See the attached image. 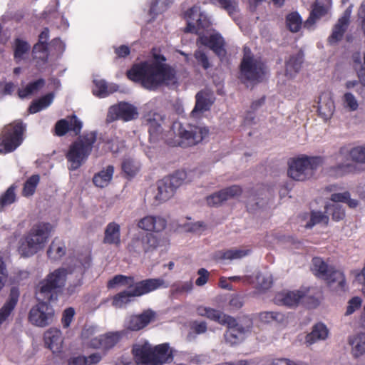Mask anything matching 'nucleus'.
Listing matches in <instances>:
<instances>
[{"mask_svg": "<svg viewBox=\"0 0 365 365\" xmlns=\"http://www.w3.org/2000/svg\"><path fill=\"white\" fill-rule=\"evenodd\" d=\"M329 222V217L322 212L313 211L311 214L310 221L305 225L307 228H312L317 224L327 225Z\"/></svg>", "mask_w": 365, "mask_h": 365, "instance_id": "54", "label": "nucleus"}, {"mask_svg": "<svg viewBox=\"0 0 365 365\" xmlns=\"http://www.w3.org/2000/svg\"><path fill=\"white\" fill-rule=\"evenodd\" d=\"M68 274H72V271L64 267L58 268L50 272L38 285L37 299L50 302L56 300L58 294L62 292L66 285Z\"/></svg>", "mask_w": 365, "mask_h": 365, "instance_id": "4", "label": "nucleus"}, {"mask_svg": "<svg viewBox=\"0 0 365 365\" xmlns=\"http://www.w3.org/2000/svg\"><path fill=\"white\" fill-rule=\"evenodd\" d=\"M196 312L197 315L206 317L208 319L216 322L222 325L225 324V322L230 317L219 309L204 305L197 306L196 308Z\"/></svg>", "mask_w": 365, "mask_h": 365, "instance_id": "30", "label": "nucleus"}, {"mask_svg": "<svg viewBox=\"0 0 365 365\" xmlns=\"http://www.w3.org/2000/svg\"><path fill=\"white\" fill-rule=\"evenodd\" d=\"M312 269L315 274L327 282L330 288L335 292H344L346 289V279L344 273L329 265L321 257H314Z\"/></svg>", "mask_w": 365, "mask_h": 365, "instance_id": "8", "label": "nucleus"}, {"mask_svg": "<svg viewBox=\"0 0 365 365\" xmlns=\"http://www.w3.org/2000/svg\"><path fill=\"white\" fill-rule=\"evenodd\" d=\"M224 325H227L228 328L225 334V340L232 346L241 343L250 333L252 322L250 318H245L237 322L235 318L230 316Z\"/></svg>", "mask_w": 365, "mask_h": 365, "instance_id": "13", "label": "nucleus"}, {"mask_svg": "<svg viewBox=\"0 0 365 365\" xmlns=\"http://www.w3.org/2000/svg\"><path fill=\"white\" fill-rule=\"evenodd\" d=\"M39 180L40 177L38 175H33L28 178L24 184L22 195L26 197L32 196L35 193Z\"/></svg>", "mask_w": 365, "mask_h": 365, "instance_id": "50", "label": "nucleus"}, {"mask_svg": "<svg viewBox=\"0 0 365 365\" xmlns=\"http://www.w3.org/2000/svg\"><path fill=\"white\" fill-rule=\"evenodd\" d=\"M323 163L322 157L302 155L289 163L287 173L292 179L303 181L310 178Z\"/></svg>", "mask_w": 365, "mask_h": 365, "instance_id": "7", "label": "nucleus"}, {"mask_svg": "<svg viewBox=\"0 0 365 365\" xmlns=\"http://www.w3.org/2000/svg\"><path fill=\"white\" fill-rule=\"evenodd\" d=\"M83 269L78 266L75 271L76 281L74 284H70L68 285L66 290L69 294L74 293L81 285H82V276H83Z\"/></svg>", "mask_w": 365, "mask_h": 365, "instance_id": "60", "label": "nucleus"}, {"mask_svg": "<svg viewBox=\"0 0 365 365\" xmlns=\"http://www.w3.org/2000/svg\"><path fill=\"white\" fill-rule=\"evenodd\" d=\"M44 341L53 353H59L63 347L61 331L57 329H50L44 334Z\"/></svg>", "mask_w": 365, "mask_h": 365, "instance_id": "28", "label": "nucleus"}, {"mask_svg": "<svg viewBox=\"0 0 365 365\" xmlns=\"http://www.w3.org/2000/svg\"><path fill=\"white\" fill-rule=\"evenodd\" d=\"M225 201L228 200L235 197L239 196L242 193V188L238 185H232L221 190Z\"/></svg>", "mask_w": 365, "mask_h": 365, "instance_id": "61", "label": "nucleus"}, {"mask_svg": "<svg viewBox=\"0 0 365 365\" xmlns=\"http://www.w3.org/2000/svg\"><path fill=\"white\" fill-rule=\"evenodd\" d=\"M54 96L53 93H48L37 101H34L29 107L31 113H36L40 110L48 107L53 102Z\"/></svg>", "mask_w": 365, "mask_h": 365, "instance_id": "46", "label": "nucleus"}, {"mask_svg": "<svg viewBox=\"0 0 365 365\" xmlns=\"http://www.w3.org/2000/svg\"><path fill=\"white\" fill-rule=\"evenodd\" d=\"M137 225L145 231L160 232L165 229L167 222L159 215H146L139 220Z\"/></svg>", "mask_w": 365, "mask_h": 365, "instance_id": "20", "label": "nucleus"}, {"mask_svg": "<svg viewBox=\"0 0 365 365\" xmlns=\"http://www.w3.org/2000/svg\"><path fill=\"white\" fill-rule=\"evenodd\" d=\"M138 115L137 108L134 106L128 103H120L109 108L107 120L112 122L121 119L124 121H129L137 118Z\"/></svg>", "mask_w": 365, "mask_h": 365, "instance_id": "17", "label": "nucleus"}, {"mask_svg": "<svg viewBox=\"0 0 365 365\" xmlns=\"http://www.w3.org/2000/svg\"><path fill=\"white\" fill-rule=\"evenodd\" d=\"M151 140L156 141L161 134L164 116L159 113L150 112L145 116Z\"/></svg>", "mask_w": 365, "mask_h": 365, "instance_id": "25", "label": "nucleus"}, {"mask_svg": "<svg viewBox=\"0 0 365 365\" xmlns=\"http://www.w3.org/2000/svg\"><path fill=\"white\" fill-rule=\"evenodd\" d=\"M341 106L348 112H354L359 109V102L351 92H345L341 96Z\"/></svg>", "mask_w": 365, "mask_h": 365, "instance_id": "44", "label": "nucleus"}, {"mask_svg": "<svg viewBox=\"0 0 365 365\" xmlns=\"http://www.w3.org/2000/svg\"><path fill=\"white\" fill-rule=\"evenodd\" d=\"M212 98L206 92L200 91L196 95V104L192 111V115L196 116L197 113L208 110L212 105Z\"/></svg>", "mask_w": 365, "mask_h": 365, "instance_id": "39", "label": "nucleus"}, {"mask_svg": "<svg viewBox=\"0 0 365 365\" xmlns=\"http://www.w3.org/2000/svg\"><path fill=\"white\" fill-rule=\"evenodd\" d=\"M173 128L178 130L179 141L181 147H189L200 143L209 133L208 129L202 125L189 124L186 127L175 123Z\"/></svg>", "mask_w": 365, "mask_h": 365, "instance_id": "11", "label": "nucleus"}, {"mask_svg": "<svg viewBox=\"0 0 365 365\" xmlns=\"http://www.w3.org/2000/svg\"><path fill=\"white\" fill-rule=\"evenodd\" d=\"M19 292L16 287L11 288L8 299L0 309V326L6 321L19 301Z\"/></svg>", "mask_w": 365, "mask_h": 365, "instance_id": "29", "label": "nucleus"}, {"mask_svg": "<svg viewBox=\"0 0 365 365\" xmlns=\"http://www.w3.org/2000/svg\"><path fill=\"white\" fill-rule=\"evenodd\" d=\"M97 139L95 131L86 133L73 143L66 154L71 170H76L87 160Z\"/></svg>", "mask_w": 365, "mask_h": 365, "instance_id": "6", "label": "nucleus"}, {"mask_svg": "<svg viewBox=\"0 0 365 365\" xmlns=\"http://www.w3.org/2000/svg\"><path fill=\"white\" fill-rule=\"evenodd\" d=\"M362 305V299L360 297L356 296L351 298L348 302L345 312L346 316L351 315L356 310L359 309Z\"/></svg>", "mask_w": 365, "mask_h": 365, "instance_id": "58", "label": "nucleus"}, {"mask_svg": "<svg viewBox=\"0 0 365 365\" xmlns=\"http://www.w3.org/2000/svg\"><path fill=\"white\" fill-rule=\"evenodd\" d=\"M48 29H44L39 35L38 42L34 46L33 54L34 58L36 59L38 63H46L48 58L47 41L48 39Z\"/></svg>", "mask_w": 365, "mask_h": 365, "instance_id": "26", "label": "nucleus"}, {"mask_svg": "<svg viewBox=\"0 0 365 365\" xmlns=\"http://www.w3.org/2000/svg\"><path fill=\"white\" fill-rule=\"evenodd\" d=\"M135 279L133 277H128L122 274L115 275L108 282V288H115L117 286H126L128 289H133Z\"/></svg>", "mask_w": 365, "mask_h": 365, "instance_id": "45", "label": "nucleus"}, {"mask_svg": "<svg viewBox=\"0 0 365 365\" xmlns=\"http://www.w3.org/2000/svg\"><path fill=\"white\" fill-rule=\"evenodd\" d=\"M302 25V20L298 13L293 12L287 16V26L292 32L299 31Z\"/></svg>", "mask_w": 365, "mask_h": 365, "instance_id": "53", "label": "nucleus"}, {"mask_svg": "<svg viewBox=\"0 0 365 365\" xmlns=\"http://www.w3.org/2000/svg\"><path fill=\"white\" fill-rule=\"evenodd\" d=\"M244 56L240 64V78L245 84L255 83L262 80L265 67L262 61L254 57L248 47L244 48Z\"/></svg>", "mask_w": 365, "mask_h": 365, "instance_id": "9", "label": "nucleus"}, {"mask_svg": "<svg viewBox=\"0 0 365 365\" xmlns=\"http://www.w3.org/2000/svg\"><path fill=\"white\" fill-rule=\"evenodd\" d=\"M194 56L197 63L201 65L204 69L210 67L207 56L200 48L195 52Z\"/></svg>", "mask_w": 365, "mask_h": 365, "instance_id": "63", "label": "nucleus"}, {"mask_svg": "<svg viewBox=\"0 0 365 365\" xmlns=\"http://www.w3.org/2000/svg\"><path fill=\"white\" fill-rule=\"evenodd\" d=\"M25 125L17 121L5 127L0 138V153H8L16 150L23 141Z\"/></svg>", "mask_w": 365, "mask_h": 365, "instance_id": "12", "label": "nucleus"}, {"mask_svg": "<svg viewBox=\"0 0 365 365\" xmlns=\"http://www.w3.org/2000/svg\"><path fill=\"white\" fill-rule=\"evenodd\" d=\"M49 222L34 224L19 240L17 251L22 257H31L43 250L53 231Z\"/></svg>", "mask_w": 365, "mask_h": 365, "instance_id": "2", "label": "nucleus"}, {"mask_svg": "<svg viewBox=\"0 0 365 365\" xmlns=\"http://www.w3.org/2000/svg\"><path fill=\"white\" fill-rule=\"evenodd\" d=\"M82 122L76 115H72L66 119L58 121L55 126L56 134L58 136L65 135L68 130L73 131L76 134L81 132Z\"/></svg>", "mask_w": 365, "mask_h": 365, "instance_id": "24", "label": "nucleus"}, {"mask_svg": "<svg viewBox=\"0 0 365 365\" xmlns=\"http://www.w3.org/2000/svg\"><path fill=\"white\" fill-rule=\"evenodd\" d=\"M304 59V55L302 52L292 56L286 63V74L292 77L300 70Z\"/></svg>", "mask_w": 365, "mask_h": 365, "instance_id": "41", "label": "nucleus"}, {"mask_svg": "<svg viewBox=\"0 0 365 365\" xmlns=\"http://www.w3.org/2000/svg\"><path fill=\"white\" fill-rule=\"evenodd\" d=\"M185 18L187 21L185 32L198 33L200 29L208 28L210 21L205 14L200 11L198 6H194L185 14Z\"/></svg>", "mask_w": 365, "mask_h": 365, "instance_id": "16", "label": "nucleus"}, {"mask_svg": "<svg viewBox=\"0 0 365 365\" xmlns=\"http://www.w3.org/2000/svg\"><path fill=\"white\" fill-rule=\"evenodd\" d=\"M351 13V6H349L344 11L343 16L339 19L338 22L333 29V32L329 38L331 43H334L341 39L349 23Z\"/></svg>", "mask_w": 365, "mask_h": 365, "instance_id": "27", "label": "nucleus"}, {"mask_svg": "<svg viewBox=\"0 0 365 365\" xmlns=\"http://www.w3.org/2000/svg\"><path fill=\"white\" fill-rule=\"evenodd\" d=\"M348 155L353 161L365 164V146H356L349 151L346 148H341L334 156L335 164L327 170L329 176L342 177L354 170L355 165L348 161Z\"/></svg>", "mask_w": 365, "mask_h": 365, "instance_id": "5", "label": "nucleus"}, {"mask_svg": "<svg viewBox=\"0 0 365 365\" xmlns=\"http://www.w3.org/2000/svg\"><path fill=\"white\" fill-rule=\"evenodd\" d=\"M250 250L246 249H230L222 252L221 258L224 259H238L250 254Z\"/></svg>", "mask_w": 365, "mask_h": 365, "instance_id": "52", "label": "nucleus"}, {"mask_svg": "<svg viewBox=\"0 0 365 365\" xmlns=\"http://www.w3.org/2000/svg\"><path fill=\"white\" fill-rule=\"evenodd\" d=\"M326 212L332 215V218L339 221L342 220L345 216V212L340 205L332 203L327 204L325 206Z\"/></svg>", "mask_w": 365, "mask_h": 365, "instance_id": "55", "label": "nucleus"}, {"mask_svg": "<svg viewBox=\"0 0 365 365\" xmlns=\"http://www.w3.org/2000/svg\"><path fill=\"white\" fill-rule=\"evenodd\" d=\"M167 283L162 278L147 279L134 283L135 294L138 297L155 291L159 288L167 287Z\"/></svg>", "mask_w": 365, "mask_h": 365, "instance_id": "22", "label": "nucleus"}, {"mask_svg": "<svg viewBox=\"0 0 365 365\" xmlns=\"http://www.w3.org/2000/svg\"><path fill=\"white\" fill-rule=\"evenodd\" d=\"M30 46L26 41L21 39H16L14 43V58L17 62L21 61L26 58Z\"/></svg>", "mask_w": 365, "mask_h": 365, "instance_id": "48", "label": "nucleus"}, {"mask_svg": "<svg viewBox=\"0 0 365 365\" xmlns=\"http://www.w3.org/2000/svg\"><path fill=\"white\" fill-rule=\"evenodd\" d=\"M307 292L304 290L282 291L276 294L274 302L278 305L287 307L297 306L300 300L305 297Z\"/></svg>", "mask_w": 365, "mask_h": 365, "instance_id": "21", "label": "nucleus"}, {"mask_svg": "<svg viewBox=\"0 0 365 365\" xmlns=\"http://www.w3.org/2000/svg\"><path fill=\"white\" fill-rule=\"evenodd\" d=\"M133 353L137 365H163L173 359V351L168 344L152 346L147 341L133 346Z\"/></svg>", "mask_w": 365, "mask_h": 365, "instance_id": "3", "label": "nucleus"}, {"mask_svg": "<svg viewBox=\"0 0 365 365\" xmlns=\"http://www.w3.org/2000/svg\"><path fill=\"white\" fill-rule=\"evenodd\" d=\"M17 185H11L8 189L0 196V212H2L5 207L14 203L17 200L16 190Z\"/></svg>", "mask_w": 365, "mask_h": 365, "instance_id": "42", "label": "nucleus"}, {"mask_svg": "<svg viewBox=\"0 0 365 365\" xmlns=\"http://www.w3.org/2000/svg\"><path fill=\"white\" fill-rule=\"evenodd\" d=\"M197 44L198 46L202 45L210 48L219 57H224L225 56V41L219 33L212 32L200 36L197 41Z\"/></svg>", "mask_w": 365, "mask_h": 365, "instance_id": "18", "label": "nucleus"}, {"mask_svg": "<svg viewBox=\"0 0 365 365\" xmlns=\"http://www.w3.org/2000/svg\"><path fill=\"white\" fill-rule=\"evenodd\" d=\"M45 84L43 79H38L34 82L30 83L25 88H21L18 91L19 98H24L38 91Z\"/></svg>", "mask_w": 365, "mask_h": 365, "instance_id": "47", "label": "nucleus"}, {"mask_svg": "<svg viewBox=\"0 0 365 365\" xmlns=\"http://www.w3.org/2000/svg\"><path fill=\"white\" fill-rule=\"evenodd\" d=\"M155 318V313L152 310H146L139 315L130 317L126 322V327L132 331H138L146 327Z\"/></svg>", "mask_w": 365, "mask_h": 365, "instance_id": "23", "label": "nucleus"}, {"mask_svg": "<svg viewBox=\"0 0 365 365\" xmlns=\"http://www.w3.org/2000/svg\"><path fill=\"white\" fill-rule=\"evenodd\" d=\"M113 173L114 167L113 165H108L93 176V182L98 187H105L110 182Z\"/></svg>", "mask_w": 365, "mask_h": 365, "instance_id": "38", "label": "nucleus"}, {"mask_svg": "<svg viewBox=\"0 0 365 365\" xmlns=\"http://www.w3.org/2000/svg\"><path fill=\"white\" fill-rule=\"evenodd\" d=\"M329 334V330L327 327L319 323L313 327L312 331L305 336V344L307 346H311L319 341L325 340Z\"/></svg>", "mask_w": 365, "mask_h": 365, "instance_id": "34", "label": "nucleus"}, {"mask_svg": "<svg viewBox=\"0 0 365 365\" xmlns=\"http://www.w3.org/2000/svg\"><path fill=\"white\" fill-rule=\"evenodd\" d=\"M54 316L52 306L47 302H41L30 309L29 320L33 325L45 327L53 322Z\"/></svg>", "mask_w": 365, "mask_h": 365, "instance_id": "15", "label": "nucleus"}, {"mask_svg": "<svg viewBox=\"0 0 365 365\" xmlns=\"http://www.w3.org/2000/svg\"><path fill=\"white\" fill-rule=\"evenodd\" d=\"M134 294V288L118 293L113 297L112 305L118 309L125 307L133 300L134 297H138L137 294Z\"/></svg>", "mask_w": 365, "mask_h": 365, "instance_id": "37", "label": "nucleus"}, {"mask_svg": "<svg viewBox=\"0 0 365 365\" xmlns=\"http://www.w3.org/2000/svg\"><path fill=\"white\" fill-rule=\"evenodd\" d=\"M74 315L75 310L73 307H68L63 311L61 318V323L64 328H68L71 325Z\"/></svg>", "mask_w": 365, "mask_h": 365, "instance_id": "64", "label": "nucleus"}, {"mask_svg": "<svg viewBox=\"0 0 365 365\" xmlns=\"http://www.w3.org/2000/svg\"><path fill=\"white\" fill-rule=\"evenodd\" d=\"M351 59L354 68L356 71L360 83L365 86V51L362 57L359 52L353 53Z\"/></svg>", "mask_w": 365, "mask_h": 365, "instance_id": "40", "label": "nucleus"}, {"mask_svg": "<svg viewBox=\"0 0 365 365\" xmlns=\"http://www.w3.org/2000/svg\"><path fill=\"white\" fill-rule=\"evenodd\" d=\"M187 173L184 170H178L171 175L163 178L157 182V192L155 199L163 202L171 198L178 188L185 181Z\"/></svg>", "mask_w": 365, "mask_h": 365, "instance_id": "10", "label": "nucleus"}, {"mask_svg": "<svg viewBox=\"0 0 365 365\" xmlns=\"http://www.w3.org/2000/svg\"><path fill=\"white\" fill-rule=\"evenodd\" d=\"M259 318L260 322L264 324L276 322L283 324L287 322L286 316L278 312H262L259 314Z\"/></svg>", "mask_w": 365, "mask_h": 365, "instance_id": "43", "label": "nucleus"}, {"mask_svg": "<svg viewBox=\"0 0 365 365\" xmlns=\"http://www.w3.org/2000/svg\"><path fill=\"white\" fill-rule=\"evenodd\" d=\"M160 245L159 239L153 234H141L132 238L128 245V250L132 255H140L141 253H150Z\"/></svg>", "mask_w": 365, "mask_h": 365, "instance_id": "14", "label": "nucleus"}, {"mask_svg": "<svg viewBox=\"0 0 365 365\" xmlns=\"http://www.w3.org/2000/svg\"><path fill=\"white\" fill-rule=\"evenodd\" d=\"M318 110L324 118H330L334 111V101L331 99H328L326 103H320Z\"/></svg>", "mask_w": 365, "mask_h": 365, "instance_id": "56", "label": "nucleus"}, {"mask_svg": "<svg viewBox=\"0 0 365 365\" xmlns=\"http://www.w3.org/2000/svg\"><path fill=\"white\" fill-rule=\"evenodd\" d=\"M103 243L118 246L120 244V226L119 224L111 222L105 229Z\"/></svg>", "mask_w": 365, "mask_h": 365, "instance_id": "33", "label": "nucleus"}, {"mask_svg": "<svg viewBox=\"0 0 365 365\" xmlns=\"http://www.w3.org/2000/svg\"><path fill=\"white\" fill-rule=\"evenodd\" d=\"M331 5V0H327L326 5H321L319 0H317L309 17L304 24V27L307 29H312L316 21L325 15L329 10Z\"/></svg>", "mask_w": 365, "mask_h": 365, "instance_id": "31", "label": "nucleus"}, {"mask_svg": "<svg viewBox=\"0 0 365 365\" xmlns=\"http://www.w3.org/2000/svg\"><path fill=\"white\" fill-rule=\"evenodd\" d=\"M263 365H302L299 361L286 357L267 359Z\"/></svg>", "mask_w": 365, "mask_h": 365, "instance_id": "59", "label": "nucleus"}, {"mask_svg": "<svg viewBox=\"0 0 365 365\" xmlns=\"http://www.w3.org/2000/svg\"><path fill=\"white\" fill-rule=\"evenodd\" d=\"M351 352L354 357L358 358L365 354V332H359L349 338Z\"/></svg>", "mask_w": 365, "mask_h": 365, "instance_id": "36", "label": "nucleus"}, {"mask_svg": "<svg viewBox=\"0 0 365 365\" xmlns=\"http://www.w3.org/2000/svg\"><path fill=\"white\" fill-rule=\"evenodd\" d=\"M140 163L131 158H125L122 163V170L128 176H135L140 170Z\"/></svg>", "mask_w": 365, "mask_h": 365, "instance_id": "49", "label": "nucleus"}, {"mask_svg": "<svg viewBox=\"0 0 365 365\" xmlns=\"http://www.w3.org/2000/svg\"><path fill=\"white\" fill-rule=\"evenodd\" d=\"M94 87L93 93L99 97L105 98L118 90V86L113 83L108 85L103 79H93Z\"/></svg>", "mask_w": 365, "mask_h": 365, "instance_id": "35", "label": "nucleus"}, {"mask_svg": "<svg viewBox=\"0 0 365 365\" xmlns=\"http://www.w3.org/2000/svg\"><path fill=\"white\" fill-rule=\"evenodd\" d=\"M108 148L113 153L120 152L125 147L124 142L120 140L118 138L114 137L106 142Z\"/></svg>", "mask_w": 365, "mask_h": 365, "instance_id": "62", "label": "nucleus"}, {"mask_svg": "<svg viewBox=\"0 0 365 365\" xmlns=\"http://www.w3.org/2000/svg\"><path fill=\"white\" fill-rule=\"evenodd\" d=\"M153 61L134 65L127 72L128 78L150 90L161 84L173 86L177 83L175 71L164 63L165 58L160 54H153Z\"/></svg>", "mask_w": 365, "mask_h": 365, "instance_id": "1", "label": "nucleus"}, {"mask_svg": "<svg viewBox=\"0 0 365 365\" xmlns=\"http://www.w3.org/2000/svg\"><path fill=\"white\" fill-rule=\"evenodd\" d=\"M66 251L65 242L62 239L56 237L51 241L47 250V256L51 261L56 262L66 255Z\"/></svg>", "mask_w": 365, "mask_h": 365, "instance_id": "32", "label": "nucleus"}, {"mask_svg": "<svg viewBox=\"0 0 365 365\" xmlns=\"http://www.w3.org/2000/svg\"><path fill=\"white\" fill-rule=\"evenodd\" d=\"M121 336L119 331L108 332L91 339L89 345L94 349L106 351L115 346L119 342Z\"/></svg>", "mask_w": 365, "mask_h": 365, "instance_id": "19", "label": "nucleus"}, {"mask_svg": "<svg viewBox=\"0 0 365 365\" xmlns=\"http://www.w3.org/2000/svg\"><path fill=\"white\" fill-rule=\"evenodd\" d=\"M257 283L259 289H268L272 284V275L269 273H259L257 276Z\"/></svg>", "mask_w": 365, "mask_h": 365, "instance_id": "57", "label": "nucleus"}, {"mask_svg": "<svg viewBox=\"0 0 365 365\" xmlns=\"http://www.w3.org/2000/svg\"><path fill=\"white\" fill-rule=\"evenodd\" d=\"M212 4L225 9L230 16H233L238 11L236 0H210Z\"/></svg>", "mask_w": 365, "mask_h": 365, "instance_id": "51", "label": "nucleus"}]
</instances>
